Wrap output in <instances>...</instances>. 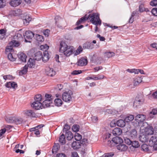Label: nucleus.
<instances>
[{"label": "nucleus", "mask_w": 157, "mask_h": 157, "mask_svg": "<svg viewBox=\"0 0 157 157\" xmlns=\"http://www.w3.org/2000/svg\"><path fill=\"white\" fill-rule=\"evenodd\" d=\"M54 102L55 105L58 106H61L63 103L62 100L59 98L56 99L54 100Z\"/></svg>", "instance_id": "obj_31"}, {"label": "nucleus", "mask_w": 157, "mask_h": 157, "mask_svg": "<svg viewBox=\"0 0 157 157\" xmlns=\"http://www.w3.org/2000/svg\"><path fill=\"white\" fill-rule=\"evenodd\" d=\"M151 5L153 6H155L157 5V0H153L150 2Z\"/></svg>", "instance_id": "obj_62"}, {"label": "nucleus", "mask_w": 157, "mask_h": 157, "mask_svg": "<svg viewBox=\"0 0 157 157\" xmlns=\"http://www.w3.org/2000/svg\"><path fill=\"white\" fill-rule=\"evenodd\" d=\"M59 141L60 143L62 144H65L66 143L65 136L63 134L59 137Z\"/></svg>", "instance_id": "obj_37"}, {"label": "nucleus", "mask_w": 157, "mask_h": 157, "mask_svg": "<svg viewBox=\"0 0 157 157\" xmlns=\"http://www.w3.org/2000/svg\"><path fill=\"white\" fill-rule=\"evenodd\" d=\"M71 146L74 149H77L80 148L81 145L79 142L74 141L72 144Z\"/></svg>", "instance_id": "obj_25"}, {"label": "nucleus", "mask_w": 157, "mask_h": 157, "mask_svg": "<svg viewBox=\"0 0 157 157\" xmlns=\"http://www.w3.org/2000/svg\"><path fill=\"white\" fill-rule=\"evenodd\" d=\"M28 67L30 68H34L35 66V62L34 59H33L30 58L29 60L27 63Z\"/></svg>", "instance_id": "obj_24"}, {"label": "nucleus", "mask_w": 157, "mask_h": 157, "mask_svg": "<svg viewBox=\"0 0 157 157\" xmlns=\"http://www.w3.org/2000/svg\"><path fill=\"white\" fill-rule=\"evenodd\" d=\"M32 18L31 17L29 16L26 15L25 17V18L23 20V22L24 24L26 25H27L29 23V22L31 21Z\"/></svg>", "instance_id": "obj_29"}, {"label": "nucleus", "mask_w": 157, "mask_h": 157, "mask_svg": "<svg viewBox=\"0 0 157 157\" xmlns=\"http://www.w3.org/2000/svg\"><path fill=\"white\" fill-rule=\"evenodd\" d=\"M49 54L47 52H45L44 53L43 56H42V59L43 61L47 62L49 59Z\"/></svg>", "instance_id": "obj_26"}, {"label": "nucleus", "mask_w": 157, "mask_h": 157, "mask_svg": "<svg viewBox=\"0 0 157 157\" xmlns=\"http://www.w3.org/2000/svg\"><path fill=\"white\" fill-rule=\"evenodd\" d=\"M6 131V129L3 128L0 130V138L1 139L3 137V135Z\"/></svg>", "instance_id": "obj_53"}, {"label": "nucleus", "mask_w": 157, "mask_h": 157, "mask_svg": "<svg viewBox=\"0 0 157 157\" xmlns=\"http://www.w3.org/2000/svg\"><path fill=\"white\" fill-rule=\"evenodd\" d=\"M3 79L5 80L11 79L12 78V76L10 75H4L3 76Z\"/></svg>", "instance_id": "obj_61"}, {"label": "nucleus", "mask_w": 157, "mask_h": 157, "mask_svg": "<svg viewBox=\"0 0 157 157\" xmlns=\"http://www.w3.org/2000/svg\"><path fill=\"white\" fill-rule=\"evenodd\" d=\"M74 137L76 140L79 141L82 139V136L80 134L76 133L74 136Z\"/></svg>", "instance_id": "obj_48"}, {"label": "nucleus", "mask_w": 157, "mask_h": 157, "mask_svg": "<svg viewBox=\"0 0 157 157\" xmlns=\"http://www.w3.org/2000/svg\"><path fill=\"white\" fill-rule=\"evenodd\" d=\"M24 114L26 116L29 117H36V114L33 110H25L24 111Z\"/></svg>", "instance_id": "obj_10"}, {"label": "nucleus", "mask_w": 157, "mask_h": 157, "mask_svg": "<svg viewBox=\"0 0 157 157\" xmlns=\"http://www.w3.org/2000/svg\"><path fill=\"white\" fill-rule=\"evenodd\" d=\"M87 59L84 58H82L78 61V65L80 66H83L86 65L87 63Z\"/></svg>", "instance_id": "obj_14"}, {"label": "nucleus", "mask_w": 157, "mask_h": 157, "mask_svg": "<svg viewBox=\"0 0 157 157\" xmlns=\"http://www.w3.org/2000/svg\"><path fill=\"white\" fill-rule=\"evenodd\" d=\"M156 114H157V108L153 109L149 113V116L151 118H152L153 116H152V115H155Z\"/></svg>", "instance_id": "obj_42"}, {"label": "nucleus", "mask_w": 157, "mask_h": 157, "mask_svg": "<svg viewBox=\"0 0 157 157\" xmlns=\"http://www.w3.org/2000/svg\"><path fill=\"white\" fill-rule=\"evenodd\" d=\"M72 130L74 132H78L79 129V126L78 125H74L72 127Z\"/></svg>", "instance_id": "obj_49"}, {"label": "nucleus", "mask_w": 157, "mask_h": 157, "mask_svg": "<svg viewBox=\"0 0 157 157\" xmlns=\"http://www.w3.org/2000/svg\"><path fill=\"white\" fill-rule=\"evenodd\" d=\"M42 98L40 94H38L36 95L35 97V101H41Z\"/></svg>", "instance_id": "obj_45"}, {"label": "nucleus", "mask_w": 157, "mask_h": 157, "mask_svg": "<svg viewBox=\"0 0 157 157\" xmlns=\"http://www.w3.org/2000/svg\"><path fill=\"white\" fill-rule=\"evenodd\" d=\"M23 122V119L22 118L19 117H16L15 124H21Z\"/></svg>", "instance_id": "obj_41"}, {"label": "nucleus", "mask_w": 157, "mask_h": 157, "mask_svg": "<svg viewBox=\"0 0 157 157\" xmlns=\"http://www.w3.org/2000/svg\"><path fill=\"white\" fill-rule=\"evenodd\" d=\"M115 55V53L112 52H105L104 53V56L105 58H110Z\"/></svg>", "instance_id": "obj_30"}, {"label": "nucleus", "mask_w": 157, "mask_h": 157, "mask_svg": "<svg viewBox=\"0 0 157 157\" xmlns=\"http://www.w3.org/2000/svg\"><path fill=\"white\" fill-rule=\"evenodd\" d=\"M6 3L5 2H4L3 0H0V8H2L5 6Z\"/></svg>", "instance_id": "obj_59"}, {"label": "nucleus", "mask_w": 157, "mask_h": 157, "mask_svg": "<svg viewBox=\"0 0 157 157\" xmlns=\"http://www.w3.org/2000/svg\"><path fill=\"white\" fill-rule=\"evenodd\" d=\"M18 56L19 59L22 62H25L26 61L27 56L25 54L22 52L18 54Z\"/></svg>", "instance_id": "obj_20"}, {"label": "nucleus", "mask_w": 157, "mask_h": 157, "mask_svg": "<svg viewBox=\"0 0 157 157\" xmlns=\"http://www.w3.org/2000/svg\"><path fill=\"white\" fill-rule=\"evenodd\" d=\"M146 127H144V134L145 136L152 135L154 133V129L153 128L150 126L146 125Z\"/></svg>", "instance_id": "obj_7"}, {"label": "nucleus", "mask_w": 157, "mask_h": 157, "mask_svg": "<svg viewBox=\"0 0 157 157\" xmlns=\"http://www.w3.org/2000/svg\"><path fill=\"white\" fill-rule=\"evenodd\" d=\"M125 143L128 145L132 144L133 141L128 138L125 139Z\"/></svg>", "instance_id": "obj_64"}, {"label": "nucleus", "mask_w": 157, "mask_h": 157, "mask_svg": "<svg viewBox=\"0 0 157 157\" xmlns=\"http://www.w3.org/2000/svg\"><path fill=\"white\" fill-rule=\"evenodd\" d=\"M83 49L81 46H79V47L76 50L75 54L76 55H78L82 51Z\"/></svg>", "instance_id": "obj_54"}, {"label": "nucleus", "mask_w": 157, "mask_h": 157, "mask_svg": "<svg viewBox=\"0 0 157 157\" xmlns=\"http://www.w3.org/2000/svg\"><path fill=\"white\" fill-rule=\"evenodd\" d=\"M60 147L59 145V144H55L52 150V152L53 153H56L59 150Z\"/></svg>", "instance_id": "obj_34"}, {"label": "nucleus", "mask_w": 157, "mask_h": 157, "mask_svg": "<svg viewBox=\"0 0 157 157\" xmlns=\"http://www.w3.org/2000/svg\"><path fill=\"white\" fill-rule=\"evenodd\" d=\"M75 50L73 47L67 45L63 41H62L60 42L59 52L63 53L66 56H70Z\"/></svg>", "instance_id": "obj_1"}, {"label": "nucleus", "mask_w": 157, "mask_h": 157, "mask_svg": "<svg viewBox=\"0 0 157 157\" xmlns=\"http://www.w3.org/2000/svg\"><path fill=\"white\" fill-rule=\"evenodd\" d=\"M20 43L16 40H13L9 43V45L13 47H17L19 46Z\"/></svg>", "instance_id": "obj_33"}, {"label": "nucleus", "mask_w": 157, "mask_h": 157, "mask_svg": "<svg viewBox=\"0 0 157 157\" xmlns=\"http://www.w3.org/2000/svg\"><path fill=\"white\" fill-rule=\"evenodd\" d=\"M8 59L11 61H14L15 60V58L13 56L12 53H10L8 54Z\"/></svg>", "instance_id": "obj_52"}, {"label": "nucleus", "mask_w": 157, "mask_h": 157, "mask_svg": "<svg viewBox=\"0 0 157 157\" xmlns=\"http://www.w3.org/2000/svg\"><path fill=\"white\" fill-rule=\"evenodd\" d=\"M82 73V71L81 70H75L71 72V74L73 75H77Z\"/></svg>", "instance_id": "obj_55"}, {"label": "nucleus", "mask_w": 157, "mask_h": 157, "mask_svg": "<svg viewBox=\"0 0 157 157\" xmlns=\"http://www.w3.org/2000/svg\"><path fill=\"white\" fill-rule=\"evenodd\" d=\"M145 10V8L144 7V5L141 4L139 6V11L141 13L144 12Z\"/></svg>", "instance_id": "obj_56"}, {"label": "nucleus", "mask_w": 157, "mask_h": 157, "mask_svg": "<svg viewBox=\"0 0 157 157\" xmlns=\"http://www.w3.org/2000/svg\"><path fill=\"white\" fill-rule=\"evenodd\" d=\"M28 69V66L25 65L23 68H21V70L19 71V75L21 76L25 74L27 72Z\"/></svg>", "instance_id": "obj_19"}, {"label": "nucleus", "mask_w": 157, "mask_h": 157, "mask_svg": "<svg viewBox=\"0 0 157 157\" xmlns=\"http://www.w3.org/2000/svg\"><path fill=\"white\" fill-rule=\"evenodd\" d=\"M65 136L67 139L68 140H71L73 138V134L71 132L69 131H68L66 132Z\"/></svg>", "instance_id": "obj_27"}, {"label": "nucleus", "mask_w": 157, "mask_h": 157, "mask_svg": "<svg viewBox=\"0 0 157 157\" xmlns=\"http://www.w3.org/2000/svg\"><path fill=\"white\" fill-rule=\"evenodd\" d=\"M73 93L70 90L65 91L62 94V97L63 100L66 102H69L71 101L72 95Z\"/></svg>", "instance_id": "obj_5"}, {"label": "nucleus", "mask_w": 157, "mask_h": 157, "mask_svg": "<svg viewBox=\"0 0 157 157\" xmlns=\"http://www.w3.org/2000/svg\"><path fill=\"white\" fill-rule=\"evenodd\" d=\"M114 155V153L113 152L108 153L105 154L101 157H112Z\"/></svg>", "instance_id": "obj_51"}, {"label": "nucleus", "mask_w": 157, "mask_h": 157, "mask_svg": "<svg viewBox=\"0 0 157 157\" xmlns=\"http://www.w3.org/2000/svg\"><path fill=\"white\" fill-rule=\"evenodd\" d=\"M90 21L94 25L99 24L100 25L101 24V21L99 18L98 14L97 13H94L90 14L88 16Z\"/></svg>", "instance_id": "obj_2"}, {"label": "nucleus", "mask_w": 157, "mask_h": 157, "mask_svg": "<svg viewBox=\"0 0 157 157\" xmlns=\"http://www.w3.org/2000/svg\"><path fill=\"white\" fill-rule=\"evenodd\" d=\"M134 117L133 115H130L127 116L124 119L126 122H129L132 121L134 119Z\"/></svg>", "instance_id": "obj_32"}, {"label": "nucleus", "mask_w": 157, "mask_h": 157, "mask_svg": "<svg viewBox=\"0 0 157 157\" xmlns=\"http://www.w3.org/2000/svg\"><path fill=\"white\" fill-rule=\"evenodd\" d=\"M151 13L154 16H157V8H153L151 11Z\"/></svg>", "instance_id": "obj_58"}, {"label": "nucleus", "mask_w": 157, "mask_h": 157, "mask_svg": "<svg viewBox=\"0 0 157 157\" xmlns=\"http://www.w3.org/2000/svg\"><path fill=\"white\" fill-rule=\"evenodd\" d=\"M46 100L50 101L52 102L53 99V97L51 94H46L45 96Z\"/></svg>", "instance_id": "obj_40"}, {"label": "nucleus", "mask_w": 157, "mask_h": 157, "mask_svg": "<svg viewBox=\"0 0 157 157\" xmlns=\"http://www.w3.org/2000/svg\"><path fill=\"white\" fill-rule=\"evenodd\" d=\"M13 47L12 46H10L9 44V45H8L6 49V52H10V53H11L12 52H13Z\"/></svg>", "instance_id": "obj_43"}, {"label": "nucleus", "mask_w": 157, "mask_h": 157, "mask_svg": "<svg viewBox=\"0 0 157 157\" xmlns=\"http://www.w3.org/2000/svg\"><path fill=\"white\" fill-rule=\"evenodd\" d=\"M55 19L56 21V24L58 25L57 23L59 22V21L61 19V17L59 16H56L55 18Z\"/></svg>", "instance_id": "obj_60"}, {"label": "nucleus", "mask_w": 157, "mask_h": 157, "mask_svg": "<svg viewBox=\"0 0 157 157\" xmlns=\"http://www.w3.org/2000/svg\"><path fill=\"white\" fill-rule=\"evenodd\" d=\"M11 12L13 15L15 16H17L21 14L22 11L21 9H17L15 10L11 11Z\"/></svg>", "instance_id": "obj_22"}, {"label": "nucleus", "mask_w": 157, "mask_h": 157, "mask_svg": "<svg viewBox=\"0 0 157 157\" xmlns=\"http://www.w3.org/2000/svg\"><path fill=\"white\" fill-rule=\"evenodd\" d=\"M45 73L48 76L52 77L56 75V72L53 68L47 67L45 69Z\"/></svg>", "instance_id": "obj_9"}, {"label": "nucleus", "mask_w": 157, "mask_h": 157, "mask_svg": "<svg viewBox=\"0 0 157 157\" xmlns=\"http://www.w3.org/2000/svg\"><path fill=\"white\" fill-rule=\"evenodd\" d=\"M31 107L35 109L39 110L42 109L43 105L40 101H34L31 105Z\"/></svg>", "instance_id": "obj_8"}, {"label": "nucleus", "mask_w": 157, "mask_h": 157, "mask_svg": "<svg viewBox=\"0 0 157 157\" xmlns=\"http://www.w3.org/2000/svg\"><path fill=\"white\" fill-rule=\"evenodd\" d=\"M116 147L118 150L121 151H125L128 149V147L122 143L117 145Z\"/></svg>", "instance_id": "obj_13"}, {"label": "nucleus", "mask_w": 157, "mask_h": 157, "mask_svg": "<svg viewBox=\"0 0 157 157\" xmlns=\"http://www.w3.org/2000/svg\"><path fill=\"white\" fill-rule=\"evenodd\" d=\"M52 102H50V101L45 100L42 104L43 105V107H47L49 106L50 104L52 103Z\"/></svg>", "instance_id": "obj_39"}, {"label": "nucleus", "mask_w": 157, "mask_h": 157, "mask_svg": "<svg viewBox=\"0 0 157 157\" xmlns=\"http://www.w3.org/2000/svg\"><path fill=\"white\" fill-rule=\"evenodd\" d=\"M144 135V134L143 135L140 136L139 137L140 140L143 142H145L148 140L147 138L145 137V135Z\"/></svg>", "instance_id": "obj_44"}, {"label": "nucleus", "mask_w": 157, "mask_h": 157, "mask_svg": "<svg viewBox=\"0 0 157 157\" xmlns=\"http://www.w3.org/2000/svg\"><path fill=\"white\" fill-rule=\"evenodd\" d=\"M116 124L118 126L121 127H124L126 124L125 120L122 119H120L118 120L116 122Z\"/></svg>", "instance_id": "obj_23"}, {"label": "nucleus", "mask_w": 157, "mask_h": 157, "mask_svg": "<svg viewBox=\"0 0 157 157\" xmlns=\"http://www.w3.org/2000/svg\"><path fill=\"white\" fill-rule=\"evenodd\" d=\"M138 13V11L137 10H136L132 13L131 17L130 18L129 20V23H132L133 22V19H132V18L135 15H136Z\"/></svg>", "instance_id": "obj_38"}, {"label": "nucleus", "mask_w": 157, "mask_h": 157, "mask_svg": "<svg viewBox=\"0 0 157 157\" xmlns=\"http://www.w3.org/2000/svg\"><path fill=\"white\" fill-rule=\"evenodd\" d=\"M156 142H157V137L156 136H153L151 137L149 140V145L151 147H152Z\"/></svg>", "instance_id": "obj_15"}, {"label": "nucleus", "mask_w": 157, "mask_h": 157, "mask_svg": "<svg viewBox=\"0 0 157 157\" xmlns=\"http://www.w3.org/2000/svg\"><path fill=\"white\" fill-rule=\"evenodd\" d=\"M89 17L85 15L84 16L81 18L80 19L82 23L84 22L85 21L89 19Z\"/></svg>", "instance_id": "obj_57"}, {"label": "nucleus", "mask_w": 157, "mask_h": 157, "mask_svg": "<svg viewBox=\"0 0 157 157\" xmlns=\"http://www.w3.org/2000/svg\"><path fill=\"white\" fill-rule=\"evenodd\" d=\"M16 117V116L13 115L6 117V120L8 123H15Z\"/></svg>", "instance_id": "obj_17"}, {"label": "nucleus", "mask_w": 157, "mask_h": 157, "mask_svg": "<svg viewBox=\"0 0 157 157\" xmlns=\"http://www.w3.org/2000/svg\"><path fill=\"white\" fill-rule=\"evenodd\" d=\"M21 0H11L10 4L12 7H16L21 4Z\"/></svg>", "instance_id": "obj_12"}, {"label": "nucleus", "mask_w": 157, "mask_h": 157, "mask_svg": "<svg viewBox=\"0 0 157 157\" xmlns=\"http://www.w3.org/2000/svg\"><path fill=\"white\" fill-rule=\"evenodd\" d=\"M144 101V100L143 98H136L135 101L133 103V106L135 107H137L140 105L142 104Z\"/></svg>", "instance_id": "obj_11"}, {"label": "nucleus", "mask_w": 157, "mask_h": 157, "mask_svg": "<svg viewBox=\"0 0 157 157\" xmlns=\"http://www.w3.org/2000/svg\"><path fill=\"white\" fill-rule=\"evenodd\" d=\"M34 36V33L32 31L29 30L26 31L25 35H24L25 41L26 42H30V41L27 40H30L32 39Z\"/></svg>", "instance_id": "obj_6"}, {"label": "nucleus", "mask_w": 157, "mask_h": 157, "mask_svg": "<svg viewBox=\"0 0 157 157\" xmlns=\"http://www.w3.org/2000/svg\"><path fill=\"white\" fill-rule=\"evenodd\" d=\"M92 45V43L86 42L83 44V47L84 49H91V46Z\"/></svg>", "instance_id": "obj_35"}, {"label": "nucleus", "mask_w": 157, "mask_h": 157, "mask_svg": "<svg viewBox=\"0 0 157 157\" xmlns=\"http://www.w3.org/2000/svg\"><path fill=\"white\" fill-rule=\"evenodd\" d=\"M142 150L144 151H148V146L146 144H144L141 146Z\"/></svg>", "instance_id": "obj_47"}, {"label": "nucleus", "mask_w": 157, "mask_h": 157, "mask_svg": "<svg viewBox=\"0 0 157 157\" xmlns=\"http://www.w3.org/2000/svg\"><path fill=\"white\" fill-rule=\"evenodd\" d=\"M48 48L49 46L47 44L41 45L40 46L41 50L45 52H46V51L48 49Z\"/></svg>", "instance_id": "obj_50"}, {"label": "nucleus", "mask_w": 157, "mask_h": 157, "mask_svg": "<svg viewBox=\"0 0 157 157\" xmlns=\"http://www.w3.org/2000/svg\"><path fill=\"white\" fill-rule=\"evenodd\" d=\"M137 132L136 130L133 129L130 132V136L132 139H135L137 137Z\"/></svg>", "instance_id": "obj_28"}, {"label": "nucleus", "mask_w": 157, "mask_h": 157, "mask_svg": "<svg viewBox=\"0 0 157 157\" xmlns=\"http://www.w3.org/2000/svg\"><path fill=\"white\" fill-rule=\"evenodd\" d=\"M70 128V126L68 125L67 124H65L64 127L63 128V130H65L67 132L68 131V130Z\"/></svg>", "instance_id": "obj_63"}, {"label": "nucleus", "mask_w": 157, "mask_h": 157, "mask_svg": "<svg viewBox=\"0 0 157 157\" xmlns=\"http://www.w3.org/2000/svg\"><path fill=\"white\" fill-rule=\"evenodd\" d=\"M112 133L114 135L119 136L122 133V131L120 128H116L113 130Z\"/></svg>", "instance_id": "obj_18"}, {"label": "nucleus", "mask_w": 157, "mask_h": 157, "mask_svg": "<svg viewBox=\"0 0 157 157\" xmlns=\"http://www.w3.org/2000/svg\"><path fill=\"white\" fill-rule=\"evenodd\" d=\"M42 58V53L41 52H38L34 55V59L39 61Z\"/></svg>", "instance_id": "obj_21"}, {"label": "nucleus", "mask_w": 157, "mask_h": 157, "mask_svg": "<svg viewBox=\"0 0 157 157\" xmlns=\"http://www.w3.org/2000/svg\"><path fill=\"white\" fill-rule=\"evenodd\" d=\"M132 145L133 147L135 148H138L140 146L138 142L136 140L132 141Z\"/></svg>", "instance_id": "obj_46"}, {"label": "nucleus", "mask_w": 157, "mask_h": 157, "mask_svg": "<svg viewBox=\"0 0 157 157\" xmlns=\"http://www.w3.org/2000/svg\"><path fill=\"white\" fill-rule=\"evenodd\" d=\"M146 118V115L144 114H138L135 117V120L138 123V126L140 127L141 128L148 125L147 123L144 122Z\"/></svg>", "instance_id": "obj_3"}, {"label": "nucleus", "mask_w": 157, "mask_h": 157, "mask_svg": "<svg viewBox=\"0 0 157 157\" xmlns=\"http://www.w3.org/2000/svg\"><path fill=\"white\" fill-rule=\"evenodd\" d=\"M35 38L36 40L38 42L43 41L44 40L43 36L39 34H36L35 36Z\"/></svg>", "instance_id": "obj_36"}, {"label": "nucleus", "mask_w": 157, "mask_h": 157, "mask_svg": "<svg viewBox=\"0 0 157 157\" xmlns=\"http://www.w3.org/2000/svg\"><path fill=\"white\" fill-rule=\"evenodd\" d=\"M123 142V140L121 137L117 136L113 138L111 140H108L107 144L109 147H112L115 144H119L122 143Z\"/></svg>", "instance_id": "obj_4"}, {"label": "nucleus", "mask_w": 157, "mask_h": 157, "mask_svg": "<svg viewBox=\"0 0 157 157\" xmlns=\"http://www.w3.org/2000/svg\"><path fill=\"white\" fill-rule=\"evenodd\" d=\"M142 78L141 77L137 76L134 78L133 81V85L134 86H137L142 82Z\"/></svg>", "instance_id": "obj_16"}]
</instances>
